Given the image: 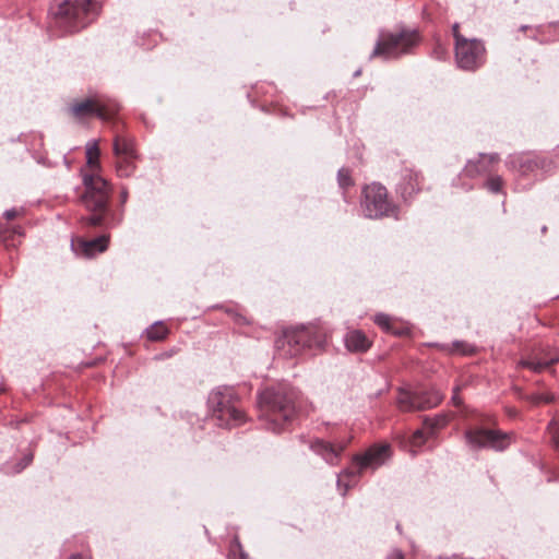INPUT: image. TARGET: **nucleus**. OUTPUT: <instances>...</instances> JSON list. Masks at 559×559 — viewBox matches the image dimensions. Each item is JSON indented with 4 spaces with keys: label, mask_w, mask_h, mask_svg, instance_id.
<instances>
[{
    "label": "nucleus",
    "mask_w": 559,
    "mask_h": 559,
    "mask_svg": "<svg viewBox=\"0 0 559 559\" xmlns=\"http://www.w3.org/2000/svg\"><path fill=\"white\" fill-rule=\"evenodd\" d=\"M100 151L98 142L93 140L86 144V163L91 168V174L83 175V185L85 188L81 197L84 207L91 212V215L82 216L80 222L83 226H102L108 212V202L111 187L109 182L99 174Z\"/></svg>",
    "instance_id": "1"
},
{
    "label": "nucleus",
    "mask_w": 559,
    "mask_h": 559,
    "mask_svg": "<svg viewBox=\"0 0 559 559\" xmlns=\"http://www.w3.org/2000/svg\"><path fill=\"white\" fill-rule=\"evenodd\" d=\"M296 392L284 386H272L258 396L259 420L264 429L284 431L296 415Z\"/></svg>",
    "instance_id": "2"
},
{
    "label": "nucleus",
    "mask_w": 559,
    "mask_h": 559,
    "mask_svg": "<svg viewBox=\"0 0 559 559\" xmlns=\"http://www.w3.org/2000/svg\"><path fill=\"white\" fill-rule=\"evenodd\" d=\"M209 409L223 428H233L246 421V414L239 406V399L230 386H217L207 397Z\"/></svg>",
    "instance_id": "3"
},
{
    "label": "nucleus",
    "mask_w": 559,
    "mask_h": 559,
    "mask_svg": "<svg viewBox=\"0 0 559 559\" xmlns=\"http://www.w3.org/2000/svg\"><path fill=\"white\" fill-rule=\"evenodd\" d=\"M55 23L67 33L78 32L91 22V15H96V4L93 0H59L52 9Z\"/></svg>",
    "instance_id": "4"
},
{
    "label": "nucleus",
    "mask_w": 559,
    "mask_h": 559,
    "mask_svg": "<svg viewBox=\"0 0 559 559\" xmlns=\"http://www.w3.org/2000/svg\"><path fill=\"white\" fill-rule=\"evenodd\" d=\"M419 41L416 31L402 29L397 33H381L371 57L397 58L411 51Z\"/></svg>",
    "instance_id": "5"
},
{
    "label": "nucleus",
    "mask_w": 559,
    "mask_h": 559,
    "mask_svg": "<svg viewBox=\"0 0 559 559\" xmlns=\"http://www.w3.org/2000/svg\"><path fill=\"white\" fill-rule=\"evenodd\" d=\"M321 344L322 341L313 336V330L305 326L285 331L275 342L278 355L283 357H295L305 348Z\"/></svg>",
    "instance_id": "6"
},
{
    "label": "nucleus",
    "mask_w": 559,
    "mask_h": 559,
    "mask_svg": "<svg viewBox=\"0 0 559 559\" xmlns=\"http://www.w3.org/2000/svg\"><path fill=\"white\" fill-rule=\"evenodd\" d=\"M361 209L368 218H381L395 213V206L388 198L385 187L380 183H371L362 190Z\"/></svg>",
    "instance_id": "7"
},
{
    "label": "nucleus",
    "mask_w": 559,
    "mask_h": 559,
    "mask_svg": "<svg viewBox=\"0 0 559 559\" xmlns=\"http://www.w3.org/2000/svg\"><path fill=\"white\" fill-rule=\"evenodd\" d=\"M454 51L457 67L465 71H476L486 61L485 45L476 38L459 37Z\"/></svg>",
    "instance_id": "8"
},
{
    "label": "nucleus",
    "mask_w": 559,
    "mask_h": 559,
    "mask_svg": "<svg viewBox=\"0 0 559 559\" xmlns=\"http://www.w3.org/2000/svg\"><path fill=\"white\" fill-rule=\"evenodd\" d=\"M512 436L499 430L473 428L465 431V440L471 449H493L502 451L511 443Z\"/></svg>",
    "instance_id": "9"
},
{
    "label": "nucleus",
    "mask_w": 559,
    "mask_h": 559,
    "mask_svg": "<svg viewBox=\"0 0 559 559\" xmlns=\"http://www.w3.org/2000/svg\"><path fill=\"white\" fill-rule=\"evenodd\" d=\"M70 110L78 119L95 116L102 120H109L118 112L119 106L115 102H105L102 98H87L73 104Z\"/></svg>",
    "instance_id": "10"
},
{
    "label": "nucleus",
    "mask_w": 559,
    "mask_h": 559,
    "mask_svg": "<svg viewBox=\"0 0 559 559\" xmlns=\"http://www.w3.org/2000/svg\"><path fill=\"white\" fill-rule=\"evenodd\" d=\"M391 456V447L388 443L374 444L364 454L356 455L354 462L361 473L365 469H376L384 464Z\"/></svg>",
    "instance_id": "11"
},
{
    "label": "nucleus",
    "mask_w": 559,
    "mask_h": 559,
    "mask_svg": "<svg viewBox=\"0 0 559 559\" xmlns=\"http://www.w3.org/2000/svg\"><path fill=\"white\" fill-rule=\"evenodd\" d=\"M557 362H559V349H540L530 358L522 359L519 365L539 373Z\"/></svg>",
    "instance_id": "12"
},
{
    "label": "nucleus",
    "mask_w": 559,
    "mask_h": 559,
    "mask_svg": "<svg viewBox=\"0 0 559 559\" xmlns=\"http://www.w3.org/2000/svg\"><path fill=\"white\" fill-rule=\"evenodd\" d=\"M500 160L497 153L493 154H480L477 159L468 160L464 167V175L469 178H475L480 175H485L492 170V166Z\"/></svg>",
    "instance_id": "13"
},
{
    "label": "nucleus",
    "mask_w": 559,
    "mask_h": 559,
    "mask_svg": "<svg viewBox=\"0 0 559 559\" xmlns=\"http://www.w3.org/2000/svg\"><path fill=\"white\" fill-rule=\"evenodd\" d=\"M423 176L419 171L405 168L402 174L401 182L399 183V192L404 200L412 199L421 189Z\"/></svg>",
    "instance_id": "14"
},
{
    "label": "nucleus",
    "mask_w": 559,
    "mask_h": 559,
    "mask_svg": "<svg viewBox=\"0 0 559 559\" xmlns=\"http://www.w3.org/2000/svg\"><path fill=\"white\" fill-rule=\"evenodd\" d=\"M109 242V236L102 235L91 240L80 239L76 245L72 243V248L76 254H82L86 258L94 257L97 253L106 251Z\"/></svg>",
    "instance_id": "15"
},
{
    "label": "nucleus",
    "mask_w": 559,
    "mask_h": 559,
    "mask_svg": "<svg viewBox=\"0 0 559 559\" xmlns=\"http://www.w3.org/2000/svg\"><path fill=\"white\" fill-rule=\"evenodd\" d=\"M311 449L330 465H336L340 461L341 453L345 449V444L334 445L323 440H316L311 444Z\"/></svg>",
    "instance_id": "16"
},
{
    "label": "nucleus",
    "mask_w": 559,
    "mask_h": 559,
    "mask_svg": "<svg viewBox=\"0 0 559 559\" xmlns=\"http://www.w3.org/2000/svg\"><path fill=\"white\" fill-rule=\"evenodd\" d=\"M443 400V394L432 388L428 391H416V411L429 409L438 406Z\"/></svg>",
    "instance_id": "17"
},
{
    "label": "nucleus",
    "mask_w": 559,
    "mask_h": 559,
    "mask_svg": "<svg viewBox=\"0 0 559 559\" xmlns=\"http://www.w3.org/2000/svg\"><path fill=\"white\" fill-rule=\"evenodd\" d=\"M345 345L350 352L364 353L370 348L371 342L364 332L352 330L345 335Z\"/></svg>",
    "instance_id": "18"
},
{
    "label": "nucleus",
    "mask_w": 559,
    "mask_h": 559,
    "mask_svg": "<svg viewBox=\"0 0 559 559\" xmlns=\"http://www.w3.org/2000/svg\"><path fill=\"white\" fill-rule=\"evenodd\" d=\"M114 153L116 157L136 156L133 140L127 135L117 134L114 139Z\"/></svg>",
    "instance_id": "19"
},
{
    "label": "nucleus",
    "mask_w": 559,
    "mask_h": 559,
    "mask_svg": "<svg viewBox=\"0 0 559 559\" xmlns=\"http://www.w3.org/2000/svg\"><path fill=\"white\" fill-rule=\"evenodd\" d=\"M507 165L510 168H518L520 171L525 174L528 170H532L535 164L532 162L528 155L526 154H516L509 157Z\"/></svg>",
    "instance_id": "20"
},
{
    "label": "nucleus",
    "mask_w": 559,
    "mask_h": 559,
    "mask_svg": "<svg viewBox=\"0 0 559 559\" xmlns=\"http://www.w3.org/2000/svg\"><path fill=\"white\" fill-rule=\"evenodd\" d=\"M416 392L400 390L396 399L397 406L403 412L416 411Z\"/></svg>",
    "instance_id": "21"
},
{
    "label": "nucleus",
    "mask_w": 559,
    "mask_h": 559,
    "mask_svg": "<svg viewBox=\"0 0 559 559\" xmlns=\"http://www.w3.org/2000/svg\"><path fill=\"white\" fill-rule=\"evenodd\" d=\"M136 156L117 157L116 171L119 177H129L134 173V159Z\"/></svg>",
    "instance_id": "22"
},
{
    "label": "nucleus",
    "mask_w": 559,
    "mask_h": 559,
    "mask_svg": "<svg viewBox=\"0 0 559 559\" xmlns=\"http://www.w3.org/2000/svg\"><path fill=\"white\" fill-rule=\"evenodd\" d=\"M167 334L168 329L163 322H155L146 330L147 338L152 341L164 340Z\"/></svg>",
    "instance_id": "23"
},
{
    "label": "nucleus",
    "mask_w": 559,
    "mask_h": 559,
    "mask_svg": "<svg viewBox=\"0 0 559 559\" xmlns=\"http://www.w3.org/2000/svg\"><path fill=\"white\" fill-rule=\"evenodd\" d=\"M227 558L228 559H248V555L242 549V546H241L238 537H234V539L230 542Z\"/></svg>",
    "instance_id": "24"
},
{
    "label": "nucleus",
    "mask_w": 559,
    "mask_h": 559,
    "mask_svg": "<svg viewBox=\"0 0 559 559\" xmlns=\"http://www.w3.org/2000/svg\"><path fill=\"white\" fill-rule=\"evenodd\" d=\"M337 181H338L340 187L343 190H346L348 187H352L354 185L352 177H350V171L346 168H341L338 170Z\"/></svg>",
    "instance_id": "25"
},
{
    "label": "nucleus",
    "mask_w": 559,
    "mask_h": 559,
    "mask_svg": "<svg viewBox=\"0 0 559 559\" xmlns=\"http://www.w3.org/2000/svg\"><path fill=\"white\" fill-rule=\"evenodd\" d=\"M447 421H448L447 417L443 415H440V416H436L433 418L425 419V426L427 428H429L431 430L430 433H432L435 429L444 427L447 425Z\"/></svg>",
    "instance_id": "26"
},
{
    "label": "nucleus",
    "mask_w": 559,
    "mask_h": 559,
    "mask_svg": "<svg viewBox=\"0 0 559 559\" xmlns=\"http://www.w3.org/2000/svg\"><path fill=\"white\" fill-rule=\"evenodd\" d=\"M503 185V180L500 176H492L487 179L485 182V187L492 193H498L501 191Z\"/></svg>",
    "instance_id": "27"
},
{
    "label": "nucleus",
    "mask_w": 559,
    "mask_h": 559,
    "mask_svg": "<svg viewBox=\"0 0 559 559\" xmlns=\"http://www.w3.org/2000/svg\"><path fill=\"white\" fill-rule=\"evenodd\" d=\"M549 433L551 435L552 442L559 451V417L554 418L548 425Z\"/></svg>",
    "instance_id": "28"
},
{
    "label": "nucleus",
    "mask_w": 559,
    "mask_h": 559,
    "mask_svg": "<svg viewBox=\"0 0 559 559\" xmlns=\"http://www.w3.org/2000/svg\"><path fill=\"white\" fill-rule=\"evenodd\" d=\"M527 399L535 405L540 403H551L555 401V396L551 393L532 394Z\"/></svg>",
    "instance_id": "29"
},
{
    "label": "nucleus",
    "mask_w": 559,
    "mask_h": 559,
    "mask_svg": "<svg viewBox=\"0 0 559 559\" xmlns=\"http://www.w3.org/2000/svg\"><path fill=\"white\" fill-rule=\"evenodd\" d=\"M452 352L469 355L474 352V347L467 343L456 341L452 344Z\"/></svg>",
    "instance_id": "30"
},
{
    "label": "nucleus",
    "mask_w": 559,
    "mask_h": 559,
    "mask_svg": "<svg viewBox=\"0 0 559 559\" xmlns=\"http://www.w3.org/2000/svg\"><path fill=\"white\" fill-rule=\"evenodd\" d=\"M374 323L386 332L391 331V319L384 313H378L374 317Z\"/></svg>",
    "instance_id": "31"
},
{
    "label": "nucleus",
    "mask_w": 559,
    "mask_h": 559,
    "mask_svg": "<svg viewBox=\"0 0 559 559\" xmlns=\"http://www.w3.org/2000/svg\"><path fill=\"white\" fill-rule=\"evenodd\" d=\"M354 474L349 471H344L342 472L340 475H338V478H337V487L338 489L341 490L342 495L344 496L348 489V484L345 483V479L349 478L350 476H353Z\"/></svg>",
    "instance_id": "32"
},
{
    "label": "nucleus",
    "mask_w": 559,
    "mask_h": 559,
    "mask_svg": "<svg viewBox=\"0 0 559 559\" xmlns=\"http://www.w3.org/2000/svg\"><path fill=\"white\" fill-rule=\"evenodd\" d=\"M425 441V432L423 430H417L412 437L411 444L412 447H420Z\"/></svg>",
    "instance_id": "33"
},
{
    "label": "nucleus",
    "mask_w": 559,
    "mask_h": 559,
    "mask_svg": "<svg viewBox=\"0 0 559 559\" xmlns=\"http://www.w3.org/2000/svg\"><path fill=\"white\" fill-rule=\"evenodd\" d=\"M433 53H435L437 59H442L445 56V50H444V48L441 45H438L435 48Z\"/></svg>",
    "instance_id": "34"
},
{
    "label": "nucleus",
    "mask_w": 559,
    "mask_h": 559,
    "mask_svg": "<svg viewBox=\"0 0 559 559\" xmlns=\"http://www.w3.org/2000/svg\"><path fill=\"white\" fill-rule=\"evenodd\" d=\"M385 559H404V556L400 550H394Z\"/></svg>",
    "instance_id": "35"
},
{
    "label": "nucleus",
    "mask_w": 559,
    "mask_h": 559,
    "mask_svg": "<svg viewBox=\"0 0 559 559\" xmlns=\"http://www.w3.org/2000/svg\"><path fill=\"white\" fill-rule=\"evenodd\" d=\"M16 215H17V211H16V210H14V209H12V210H8V211H5V212H4V217H5L7 219H13V218H15V217H16Z\"/></svg>",
    "instance_id": "36"
},
{
    "label": "nucleus",
    "mask_w": 559,
    "mask_h": 559,
    "mask_svg": "<svg viewBox=\"0 0 559 559\" xmlns=\"http://www.w3.org/2000/svg\"><path fill=\"white\" fill-rule=\"evenodd\" d=\"M452 32H453V37H454V40H455V44H457V38L459 37H464L462 34H460L459 32V24H454L453 27H452Z\"/></svg>",
    "instance_id": "37"
},
{
    "label": "nucleus",
    "mask_w": 559,
    "mask_h": 559,
    "mask_svg": "<svg viewBox=\"0 0 559 559\" xmlns=\"http://www.w3.org/2000/svg\"><path fill=\"white\" fill-rule=\"evenodd\" d=\"M452 402L454 403V405H457V406L461 404V400L459 397V388L454 389V392L452 395Z\"/></svg>",
    "instance_id": "38"
},
{
    "label": "nucleus",
    "mask_w": 559,
    "mask_h": 559,
    "mask_svg": "<svg viewBox=\"0 0 559 559\" xmlns=\"http://www.w3.org/2000/svg\"><path fill=\"white\" fill-rule=\"evenodd\" d=\"M128 199V191L126 189H122L120 192V200L122 203H124Z\"/></svg>",
    "instance_id": "39"
},
{
    "label": "nucleus",
    "mask_w": 559,
    "mask_h": 559,
    "mask_svg": "<svg viewBox=\"0 0 559 559\" xmlns=\"http://www.w3.org/2000/svg\"><path fill=\"white\" fill-rule=\"evenodd\" d=\"M69 559H83L80 555H72Z\"/></svg>",
    "instance_id": "40"
}]
</instances>
